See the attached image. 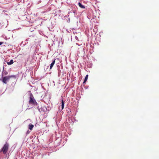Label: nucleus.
Returning <instances> with one entry per match:
<instances>
[{
    "mask_svg": "<svg viewBox=\"0 0 159 159\" xmlns=\"http://www.w3.org/2000/svg\"><path fill=\"white\" fill-rule=\"evenodd\" d=\"M43 89H44V90H45L46 89H45V88H43Z\"/></svg>",
    "mask_w": 159,
    "mask_h": 159,
    "instance_id": "79ce46f5",
    "label": "nucleus"
},
{
    "mask_svg": "<svg viewBox=\"0 0 159 159\" xmlns=\"http://www.w3.org/2000/svg\"><path fill=\"white\" fill-rule=\"evenodd\" d=\"M89 77L88 75L87 74L85 76V78L83 82V84L84 85H85L86 84V82L88 80V78Z\"/></svg>",
    "mask_w": 159,
    "mask_h": 159,
    "instance_id": "423d86ee",
    "label": "nucleus"
},
{
    "mask_svg": "<svg viewBox=\"0 0 159 159\" xmlns=\"http://www.w3.org/2000/svg\"><path fill=\"white\" fill-rule=\"evenodd\" d=\"M75 30V29H74V28H73V29H72V30H73H73Z\"/></svg>",
    "mask_w": 159,
    "mask_h": 159,
    "instance_id": "ea45409f",
    "label": "nucleus"
},
{
    "mask_svg": "<svg viewBox=\"0 0 159 159\" xmlns=\"http://www.w3.org/2000/svg\"><path fill=\"white\" fill-rule=\"evenodd\" d=\"M99 36L100 37L101 36V34H100L99 35Z\"/></svg>",
    "mask_w": 159,
    "mask_h": 159,
    "instance_id": "a19ab883",
    "label": "nucleus"
},
{
    "mask_svg": "<svg viewBox=\"0 0 159 159\" xmlns=\"http://www.w3.org/2000/svg\"><path fill=\"white\" fill-rule=\"evenodd\" d=\"M61 69H62H62H63V66H61Z\"/></svg>",
    "mask_w": 159,
    "mask_h": 159,
    "instance_id": "c9c22d12",
    "label": "nucleus"
},
{
    "mask_svg": "<svg viewBox=\"0 0 159 159\" xmlns=\"http://www.w3.org/2000/svg\"><path fill=\"white\" fill-rule=\"evenodd\" d=\"M57 69L58 71V73H61V70L60 66L59 65H57Z\"/></svg>",
    "mask_w": 159,
    "mask_h": 159,
    "instance_id": "4468645a",
    "label": "nucleus"
},
{
    "mask_svg": "<svg viewBox=\"0 0 159 159\" xmlns=\"http://www.w3.org/2000/svg\"><path fill=\"white\" fill-rule=\"evenodd\" d=\"M82 89L83 90V88H82Z\"/></svg>",
    "mask_w": 159,
    "mask_h": 159,
    "instance_id": "49530a36",
    "label": "nucleus"
},
{
    "mask_svg": "<svg viewBox=\"0 0 159 159\" xmlns=\"http://www.w3.org/2000/svg\"><path fill=\"white\" fill-rule=\"evenodd\" d=\"M7 63L8 65H11L13 63V59H11L10 60V61L9 62H7Z\"/></svg>",
    "mask_w": 159,
    "mask_h": 159,
    "instance_id": "ddd939ff",
    "label": "nucleus"
},
{
    "mask_svg": "<svg viewBox=\"0 0 159 159\" xmlns=\"http://www.w3.org/2000/svg\"><path fill=\"white\" fill-rule=\"evenodd\" d=\"M67 17V16H65V17Z\"/></svg>",
    "mask_w": 159,
    "mask_h": 159,
    "instance_id": "37998d69",
    "label": "nucleus"
},
{
    "mask_svg": "<svg viewBox=\"0 0 159 159\" xmlns=\"http://www.w3.org/2000/svg\"><path fill=\"white\" fill-rule=\"evenodd\" d=\"M76 44L77 45H79L78 44V43H76Z\"/></svg>",
    "mask_w": 159,
    "mask_h": 159,
    "instance_id": "c03bdc74",
    "label": "nucleus"
},
{
    "mask_svg": "<svg viewBox=\"0 0 159 159\" xmlns=\"http://www.w3.org/2000/svg\"><path fill=\"white\" fill-rule=\"evenodd\" d=\"M3 66L5 67H6L7 66V65L6 64V63L5 62H4V63H3Z\"/></svg>",
    "mask_w": 159,
    "mask_h": 159,
    "instance_id": "5701e85b",
    "label": "nucleus"
},
{
    "mask_svg": "<svg viewBox=\"0 0 159 159\" xmlns=\"http://www.w3.org/2000/svg\"><path fill=\"white\" fill-rule=\"evenodd\" d=\"M5 68V67L3 66V70L2 71H4V70H4Z\"/></svg>",
    "mask_w": 159,
    "mask_h": 159,
    "instance_id": "7c9ffc66",
    "label": "nucleus"
},
{
    "mask_svg": "<svg viewBox=\"0 0 159 159\" xmlns=\"http://www.w3.org/2000/svg\"><path fill=\"white\" fill-rule=\"evenodd\" d=\"M57 59L58 60H59V58H57Z\"/></svg>",
    "mask_w": 159,
    "mask_h": 159,
    "instance_id": "09e8293b",
    "label": "nucleus"
},
{
    "mask_svg": "<svg viewBox=\"0 0 159 159\" xmlns=\"http://www.w3.org/2000/svg\"><path fill=\"white\" fill-rule=\"evenodd\" d=\"M34 127V125L31 123H30V124H29L28 125V129L29 130H31L33 129Z\"/></svg>",
    "mask_w": 159,
    "mask_h": 159,
    "instance_id": "9d476101",
    "label": "nucleus"
},
{
    "mask_svg": "<svg viewBox=\"0 0 159 159\" xmlns=\"http://www.w3.org/2000/svg\"><path fill=\"white\" fill-rule=\"evenodd\" d=\"M29 104H32L36 100L34 99L33 94L32 93H30L29 94Z\"/></svg>",
    "mask_w": 159,
    "mask_h": 159,
    "instance_id": "7ed1b4c3",
    "label": "nucleus"
},
{
    "mask_svg": "<svg viewBox=\"0 0 159 159\" xmlns=\"http://www.w3.org/2000/svg\"><path fill=\"white\" fill-rule=\"evenodd\" d=\"M56 59L55 58L52 59V63L49 65L50 70H51L52 68V67H53V66L54 65L55 63Z\"/></svg>",
    "mask_w": 159,
    "mask_h": 159,
    "instance_id": "20e7f679",
    "label": "nucleus"
},
{
    "mask_svg": "<svg viewBox=\"0 0 159 159\" xmlns=\"http://www.w3.org/2000/svg\"><path fill=\"white\" fill-rule=\"evenodd\" d=\"M15 83H14V82H12L11 85V86H13V85H15Z\"/></svg>",
    "mask_w": 159,
    "mask_h": 159,
    "instance_id": "bb28decb",
    "label": "nucleus"
},
{
    "mask_svg": "<svg viewBox=\"0 0 159 159\" xmlns=\"http://www.w3.org/2000/svg\"><path fill=\"white\" fill-rule=\"evenodd\" d=\"M40 111H42L44 112H45V111L46 112L47 111H48V112L49 111V110H48L47 107H41L40 108Z\"/></svg>",
    "mask_w": 159,
    "mask_h": 159,
    "instance_id": "0eeeda50",
    "label": "nucleus"
},
{
    "mask_svg": "<svg viewBox=\"0 0 159 159\" xmlns=\"http://www.w3.org/2000/svg\"><path fill=\"white\" fill-rule=\"evenodd\" d=\"M70 8L72 10H77V7L74 4H71Z\"/></svg>",
    "mask_w": 159,
    "mask_h": 159,
    "instance_id": "39448f33",
    "label": "nucleus"
},
{
    "mask_svg": "<svg viewBox=\"0 0 159 159\" xmlns=\"http://www.w3.org/2000/svg\"><path fill=\"white\" fill-rule=\"evenodd\" d=\"M29 38H28V39H26L25 41H28V40H29Z\"/></svg>",
    "mask_w": 159,
    "mask_h": 159,
    "instance_id": "2f4dec72",
    "label": "nucleus"
},
{
    "mask_svg": "<svg viewBox=\"0 0 159 159\" xmlns=\"http://www.w3.org/2000/svg\"><path fill=\"white\" fill-rule=\"evenodd\" d=\"M3 46L5 47V45H3Z\"/></svg>",
    "mask_w": 159,
    "mask_h": 159,
    "instance_id": "de8ad7c7",
    "label": "nucleus"
},
{
    "mask_svg": "<svg viewBox=\"0 0 159 159\" xmlns=\"http://www.w3.org/2000/svg\"><path fill=\"white\" fill-rule=\"evenodd\" d=\"M34 136H31L29 138L30 139H32V142H34L33 139V138Z\"/></svg>",
    "mask_w": 159,
    "mask_h": 159,
    "instance_id": "dca6fc26",
    "label": "nucleus"
},
{
    "mask_svg": "<svg viewBox=\"0 0 159 159\" xmlns=\"http://www.w3.org/2000/svg\"><path fill=\"white\" fill-rule=\"evenodd\" d=\"M23 75H24V77H26V73H25V74H23Z\"/></svg>",
    "mask_w": 159,
    "mask_h": 159,
    "instance_id": "cd10ccee",
    "label": "nucleus"
},
{
    "mask_svg": "<svg viewBox=\"0 0 159 159\" xmlns=\"http://www.w3.org/2000/svg\"><path fill=\"white\" fill-rule=\"evenodd\" d=\"M36 108L39 111L40 113L41 112V111H40V108L39 107V106H38Z\"/></svg>",
    "mask_w": 159,
    "mask_h": 159,
    "instance_id": "a211bd4d",
    "label": "nucleus"
},
{
    "mask_svg": "<svg viewBox=\"0 0 159 159\" xmlns=\"http://www.w3.org/2000/svg\"><path fill=\"white\" fill-rule=\"evenodd\" d=\"M89 66H90V67H89L88 65V66L89 67H90V68H91L92 67V66H93V64L92 63H89Z\"/></svg>",
    "mask_w": 159,
    "mask_h": 159,
    "instance_id": "412c9836",
    "label": "nucleus"
},
{
    "mask_svg": "<svg viewBox=\"0 0 159 159\" xmlns=\"http://www.w3.org/2000/svg\"><path fill=\"white\" fill-rule=\"evenodd\" d=\"M32 104L35 106L37 105L38 104V103L36 102V100Z\"/></svg>",
    "mask_w": 159,
    "mask_h": 159,
    "instance_id": "2eb2a0df",
    "label": "nucleus"
},
{
    "mask_svg": "<svg viewBox=\"0 0 159 159\" xmlns=\"http://www.w3.org/2000/svg\"><path fill=\"white\" fill-rule=\"evenodd\" d=\"M68 20L67 21V22H68V23H69L70 22V18H68Z\"/></svg>",
    "mask_w": 159,
    "mask_h": 159,
    "instance_id": "4be33fe9",
    "label": "nucleus"
},
{
    "mask_svg": "<svg viewBox=\"0 0 159 159\" xmlns=\"http://www.w3.org/2000/svg\"><path fill=\"white\" fill-rule=\"evenodd\" d=\"M18 0V1H20V2H22V0Z\"/></svg>",
    "mask_w": 159,
    "mask_h": 159,
    "instance_id": "72a5a7b5",
    "label": "nucleus"
},
{
    "mask_svg": "<svg viewBox=\"0 0 159 159\" xmlns=\"http://www.w3.org/2000/svg\"><path fill=\"white\" fill-rule=\"evenodd\" d=\"M5 39H7V37H5Z\"/></svg>",
    "mask_w": 159,
    "mask_h": 159,
    "instance_id": "58836bf2",
    "label": "nucleus"
},
{
    "mask_svg": "<svg viewBox=\"0 0 159 159\" xmlns=\"http://www.w3.org/2000/svg\"><path fill=\"white\" fill-rule=\"evenodd\" d=\"M84 86V89H87L89 87V86H84V85L83 86Z\"/></svg>",
    "mask_w": 159,
    "mask_h": 159,
    "instance_id": "aec40b11",
    "label": "nucleus"
},
{
    "mask_svg": "<svg viewBox=\"0 0 159 159\" xmlns=\"http://www.w3.org/2000/svg\"><path fill=\"white\" fill-rule=\"evenodd\" d=\"M23 2H24V0H23Z\"/></svg>",
    "mask_w": 159,
    "mask_h": 159,
    "instance_id": "3c124183",
    "label": "nucleus"
},
{
    "mask_svg": "<svg viewBox=\"0 0 159 159\" xmlns=\"http://www.w3.org/2000/svg\"><path fill=\"white\" fill-rule=\"evenodd\" d=\"M76 113H74V116H75V115H76Z\"/></svg>",
    "mask_w": 159,
    "mask_h": 159,
    "instance_id": "e433bc0d",
    "label": "nucleus"
},
{
    "mask_svg": "<svg viewBox=\"0 0 159 159\" xmlns=\"http://www.w3.org/2000/svg\"><path fill=\"white\" fill-rule=\"evenodd\" d=\"M9 80L10 79L8 75L6 76L2 75L1 78L0 79V80L4 84H7Z\"/></svg>",
    "mask_w": 159,
    "mask_h": 159,
    "instance_id": "f03ea898",
    "label": "nucleus"
},
{
    "mask_svg": "<svg viewBox=\"0 0 159 159\" xmlns=\"http://www.w3.org/2000/svg\"><path fill=\"white\" fill-rule=\"evenodd\" d=\"M61 73H58V76L59 77H60V75H61Z\"/></svg>",
    "mask_w": 159,
    "mask_h": 159,
    "instance_id": "a878e982",
    "label": "nucleus"
},
{
    "mask_svg": "<svg viewBox=\"0 0 159 159\" xmlns=\"http://www.w3.org/2000/svg\"><path fill=\"white\" fill-rule=\"evenodd\" d=\"M9 144L6 142L0 150V159H6L7 156Z\"/></svg>",
    "mask_w": 159,
    "mask_h": 159,
    "instance_id": "f257e3e1",
    "label": "nucleus"
},
{
    "mask_svg": "<svg viewBox=\"0 0 159 159\" xmlns=\"http://www.w3.org/2000/svg\"><path fill=\"white\" fill-rule=\"evenodd\" d=\"M78 5L79 7L81 8L82 9H85V6L83 5L81 2H79L78 3Z\"/></svg>",
    "mask_w": 159,
    "mask_h": 159,
    "instance_id": "1a4fd4ad",
    "label": "nucleus"
},
{
    "mask_svg": "<svg viewBox=\"0 0 159 159\" xmlns=\"http://www.w3.org/2000/svg\"><path fill=\"white\" fill-rule=\"evenodd\" d=\"M41 2V0H40L39 1V3H40Z\"/></svg>",
    "mask_w": 159,
    "mask_h": 159,
    "instance_id": "f704fd0d",
    "label": "nucleus"
},
{
    "mask_svg": "<svg viewBox=\"0 0 159 159\" xmlns=\"http://www.w3.org/2000/svg\"><path fill=\"white\" fill-rule=\"evenodd\" d=\"M8 74V72L5 70L4 71H2V75H6Z\"/></svg>",
    "mask_w": 159,
    "mask_h": 159,
    "instance_id": "9b49d317",
    "label": "nucleus"
},
{
    "mask_svg": "<svg viewBox=\"0 0 159 159\" xmlns=\"http://www.w3.org/2000/svg\"><path fill=\"white\" fill-rule=\"evenodd\" d=\"M14 145H14V146H13L11 148H13V149H14L15 148V147H14Z\"/></svg>",
    "mask_w": 159,
    "mask_h": 159,
    "instance_id": "473e14b6",
    "label": "nucleus"
},
{
    "mask_svg": "<svg viewBox=\"0 0 159 159\" xmlns=\"http://www.w3.org/2000/svg\"><path fill=\"white\" fill-rule=\"evenodd\" d=\"M101 33H103V32H100L99 34H101Z\"/></svg>",
    "mask_w": 159,
    "mask_h": 159,
    "instance_id": "4c0bfd02",
    "label": "nucleus"
},
{
    "mask_svg": "<svg viewBox=\"0 0 159 159\" xmlns=\"http://www.w3.org/2000/svg\"><path fill=\"white\" fill-rule=\"evenodd\" d=\"M48 67H49V66H48L47 68V69Z\"/></svg>",
    "mask_w": 159,
    "mask_h": 159,
    "instance_id": "a18cd8bd",
    "label": "nucleus"
},
{
    "mask_svg": "<svg viewBox=\"0 0 159 159\" xmlns=\"http://www.w3.org/2000/svg\"><path fill=\"white\" fill-rule=\"evenodd\" d=\"M61 110H63L64 107V102L63 98L61 99Z\"/></svg>",
    "mask_w": 159,
    "mask_h": 159,
    "instance_id": "6e6552de",
    "label": "nucleus"
},
{
    "mask_svg": "<svg viewBox=\"0 0 159 159\" xmlns=\"http://www.w3.org/2000/svg\"><path fill=\"white\" fill-rule=\"evenodd\" d=\"M75 39H76V40H78V38L77 36H75Z\"/></svg>",
    "mask_w": 159,
    "mask_h": 159,
    "instance_id": "b1692460",
    "label": "nucleus"
},
{
    "mask_svg": "<svg viewBox=\"0 0 159 159\" xmlns=\"http://www.w3.org/2000/svg\"><path fill=\"white\" fill-rule=\"evenodd\" d=\"M4 43L3 42H0V46Z\"/></svg>",
    "mask_w": 159,
    "mask_h": 159,
    "instance_id": "393cba45",
    "label": "nucleus"
},
{
    "mask_svg": "<svg viewBox=\"0 0 159 159\" xmlns=\"http://www.w3.org/2000/svg\"><path fill=\"white\" fill-rule=\"evenodd\" d=\"M32 108V107H30V108H28L26 109V110H29L31 108Z\"/></svg>",
    "mask_w": 159,
    "mask_h": 159,
    "instance_id": "c85d7f7f",
    "label": "nucleus"
},
{
    "mask_svg": "<svg viewBox=\"0 0 159 159\" xmlns=\"http://www.w3.org/2000/svg\"><path fill=\"white\" fill-rule=\"evenodd\" d=\"M5 44H6V42H5Z\"/></svg>",
    "mask_w": 159,
    "mask_h": 159,
    "instance_id": "8fccbe9b",
    "label": "nucleus"
},
{
    "mask_svg": "<svg viewBox=\"0 0 159 159\" xmlns=\"http://www.w3.org/2000/svg\"><path fill=\"white\" fill-rule=\"evenodd\" d=\"M72 12L74 14V15H75L76 14V11L77 10H72Z\"/></svg>",
    "mask_w": 159,
    "mask_h": 159,
    "instance_id": "6ab92c4d",
    "label": "nucleus"
},
{
    "mask_svg": "<svg viewBox=\"0 0 159 159\" xmlns=\"http://www.w3.org/2000/svg\"><path fill=\"white\" fill-rule=\"evenodd\" d=\"M38 125H39L38 124H37V123H36L35 125V126H37Z\"/></svg>",
    "mask_w": 159,
    "mask_h": 159,
    "instance_id": "c756f323",
    "label": "nucleus"
},
{
    "mask_svg": "<svg viewBox=\"0 0 159 159\" xmlns=\"http://www.w3.org/2000/svg\"><path fill=\"white\" fill-rule=\"evenodd\" d=\"M9 78L10 79L11 78H13L15 80H16V75H8Z\"/></svg>",
    "mask_w": 159,
    "mask_h": 159,
    "instance_id": "f8f14e48",
    "label": "nucleus"
},
{
    "mask_svg": "<svg viewBox=\"0 0 159 159\" xmlns=\"http://www.w3.org/2000/svg\"><path fill=\"white\" fill-rule=\"evenodd\" d=\"M30 131L29 130H27L26 133V136L30 132Z\"/></svg>",
    "mask_w": 159,
    "mask_h": 159,
    "instance_id": "f3484780",
    "label": "nucleus"
}]
</instances>
